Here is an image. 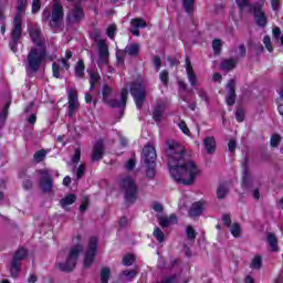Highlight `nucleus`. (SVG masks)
<instances>
[{
    "label": "nucleus",
    "mask_w": 283,
    "mask_h": 283,
    "mask_svg": "<svg viewBox=\"0 0 283 283\" xmlns=\"http://www.w3.org/2000/svg\"><path fill=\"white\" fill-rule=\"evenodd\" d=\"M104 154H105V145L103 144V140H97L94 144L91 159L93 160V163L102 160Z\"/></svg>",
    "instance_id": "nucleus-18"
},
{
    "label": "nucleus",
    "mask_w": 283,
    "mask_h": 283,
    "mask_svg": "<svg viewBox=\"0 0 283 283\" xmlns=\"http://www.w3.org/2000/svg\"><path fill=\"white\" fill-rule=\"evenodd\" d=\"M262 8H264V0H259L253 6H250V12L254 15V23H256L259 28H266L269 20L264 11H262Z\"/></svg>",
    "instance_id": "nucleus-10"
},
{
    "label": "nucleus",
    "mask_w": 283,
    "mask_h": 283,
    "mask_svg": "<svg viewBox=\"0 0 283 283\" xmlns=\"http://www.w3.org/2000/svg\"><path fill=\"white\" fill-rule=\"evenodd\" d=\"M76 202V195L71 193L63 199H61L60 205L63 209H67L70 205H74Z\"/></svg>",
    "instance_id": "nucleus-28"
},
{
    "label": "nucleus",
    "mask_w": 283,
    "mask_h": 283,
    "mask_svg": "<svg viewBox=\"0 0 283 283\" xmlns=\"http://www.w3.org/2000/svg\"><path fill=\"white\" fill-rule=\"evenodd\" d=\"M29 34L31 36L32 42L36 45L38 49L45 48V38L43 33H41V28L39 25L29 27Z\"/></svg>",
    "instance_id": "nucleus-14"
},
{
    "label": "nucleus",
    "mask_w": 283,
    "mask_h": 283,
    "mask_svg": "<svg viewBox=\"0 0 283 283\" xmlns=\"http://www.w3.org/2000/svg\"><path fill=\"white\" fill-rule=\"evenodd\" d=\"M75 76L77 78L85 76V62H83V60H80L75 65Z\"/></svg>",
    "instance_id": "nucleus-31"
},
{
    "label": "nucleus",
    "mask_w": 283,
    "mask_h": 283,
    "mask_svg": "<svg viewBox=\"0 0 283 283\" xmlns=\"http://www.w3.org/2000/svg\"><path fill=\"white\" fill-rule=\"evenodd\" d=\"M203 146L207 154H216V137L209 136L203 139Z\"/></svg>",
    "instance_id": "nucleus-21"
},
{
    "label": "nucleus",
    "mask_w": 283,
    "mask_h": 283,
    "mask_svg": "<svg viewBox=\"0 0 283 283\" xmlns=\"http://www.w3.org/2000/svg\"><path fill=\"white\" fill-rule=\"evenodd\" d=\"M159 78L164 85H167L169 83V72L167 71H161L159 74Z\"/></svg>",
    "instance_id": "nucleus-54"
},
{
    "label": "nucleus",
    "mask_w": 283,
    "mask_h": 283,
    "mask_svg": "<svg viewBox=\"0 0 283 283\" xmlns=\"http://www.w3.org/2000/svg\"><path fill=\"white\" fill-rule=\"evenodd\" d=\"M72 51H66L65 57H62L60 61L65 70H70V59H72Z\"/></svg>",
    "instance_id": "nucleus-40"
},
{
    "label": "nucleus",
    "mask_w": 283,
    "mask_h": 283,
    "mask_svg": "<svg viewBox=\"0 0 283 283\" xmlns=\"http://www.w3.org/2000/svg\"><path fill=\"white\" fill-rule=\"evenodd\" d=\"M233 238H240V233H242V229L240 228V223H233L230 229Z\"/></svg>",
    "instance_id": "nucleus-46"
},
{
    "label": "nucleus",
    "mask_w": 283,
    "mask_h": 283,
    "mask_svg": "<svg viewBox=\"0 0 283 283\" xmlns=\"http://www.w3.org/2000/svg\"><path fill=\"white\" fill-rule=\"evenodd\" d=\"M165 114V104H157L153 112V118L156 123H160L163 120V115Z\"/></svg>",
    "instance_id": "nucleus-23"
},
{
    "label": "nucleus",
    "mask_w": 283,
    "mask_h": 283,
    "mask_svg": "<svg viewBox=\"0 0 283 283\" xmlns=\"http://www.w3.org/2000/svg\"><path fill=\"white\" fill-rule=\"evenodd\" d=\"M182 6L187 14H193V10H196V0H182Z\"/></svg>",
    "instance_id": "nucleus-33"
},
{
    "label": "nucleus",
    "mask_w": 283,
    "mask_h": 283,
    "mask_svg": "<svg viewBox=\"0 0 283 283\" xmlns=\"http://www.w3.org/2000/svg\"><path fill=\"white\" fill-rule=\"evenodd\" d=\"M212 50L214 54H220V50H222V41L213 40L212 41Z\"/></svg>",
    "instance_id": "nucleus-51"
},
{
    "label": "nucleus",
    "mask_w": 283,
    "mask_h": 283,
    "mask_svg": "<svg viewBox=\"0 0 283 283\" xmlns=\"http://www.w3.org/2000/svg\"><path fill=\"white\" fill-rule=\"evenodd\" d=\"M102 31L99 29H93L90 33V36L97 45L98 52V65H107L109 63V46L107 45V41L101 38Z\"/></svg>",
    "instance_id": "nucleus-4"
},
{
    "label": "nucleus",
    "mask_w": 283,
    "mask_h": 283,
    "mask_svg": "<svg viewBox=\"0 0 283 283\" xmlns=\"http://www.w3.org/2000/svg\"><path fill=\"white\" fill-rule=\"evenodd\" d=\"M109 275H112V272L109 268H103L101 271V282L102 283H108L109 282Z\"/></svg>",
    "instance_id": "nucleus-38"
},
{
    "label": "nucleus",
    "mask_w": 283,
    "mask_h": 283,
    "mask_svg": "<svg viewBox=\"0 0 283 283\" xmlns=\"http://www.w3.org/2000/svg\"><path fill=\"white\" fill-rule=\"evenodd\" d=\"M130 94L135 101L136 107L143 109L147 93L145 91V84L139 82H133L130 84Z\"/></svg>",
    "instance_id": "nucleus-9"
},
{
    "label": "nucleus",
    "mask_w": 283,
    "mask_h": 283,
    "mask_svg": "<svg viewBox=\"0 0 283 283\" xmlns=\"http://www.w3.org/2000/svg\"><path fill=\"white\" fill-rule=\"evenodd\" d=\"M263 43L268 51L273 52V44H271V38L269 35L264 36Z\"/></svg>",
    "instance_id": "nucleus-57"
},
{
    "label": "nucleus",
    "mask_w": 283,
    "mask_h": 283,
    "mask_svg": "<svg viewBox=\"0 0 283 283\" xmlns=\"http://www.w3.org/2000/svg\"><path fill=\"white\" fill-rule=\"evenodd\" d=\"M52 70H53V76L55 78H61V75L63 74L65 69L63 67V63L61 62V60H57L56 62L53 63Z\"/></svg>",
    "instance_id": "nucleus-25"
},
{
    "label": "nucleus",
    "mask_w": 283,
    "mask_h": 283,
    "mask_svg": "<svg viewBox=\"0 0 283 283\" xmlns=\"http://www.w3.org/2000/svg\"><path fill=\"white\" fill-rule=\"evenodd\" d=\"M237 64L238 60L235 59L223 60L221 62L220 70H222L223 72H231V70H234Z\"/></svg>",
    "instance_id": "nucleus-24"
},
{
    "label": "nucleus",
    "mask_w": 283,
    "mask_h": 283,
    "mask_svg": "<svg viewBox=\"0 0 283 283\" xmlns=\"http://www.w3.org/2000/svg\"><path fill=\"white\" fill-rule=\"evenodd\" d=\"M223 223L226 227H231V216L230 214H223L222 216Z\"/></svg>",
    "instance_id": "nucleus-64"
},
{
    "label": "nucleus",
    "mask_w": 283,
    "mask_h": 283,
    "mask_svg": "<svg viewBox=\"0 0 283 283\" xmlns=\"http://www.w3.org/2000/svg\"><path fill=\"white\" fill-rule=\"evenodd\" d=\"M97 244H98V239H96V237H92L88 241V249L84 258L85 269H90L94 263V258H96Z\"/></svg>",
    "instance_id": "nucleus-13"
},
{
    "label": "nucleus",
    "mask_w": 283,
    "mask_h": 283,
    "mask_svg": "<svg viewBox=\"0 0 283 283\" xmlns=\"http://www.w3.org/2000/svg\"><path fill=\"white\" fill-rule=\"evenodd\" d=\"M106 34L108 39H114V35L116 34V24H111L106 30Z\"/></svg>",
    "instance_id": "nucleus-55"
},
{
    "label": "nucleus",
    "mask_w": 283,
    "mask_h": 283,
    "mask_svg": "<svg viewBox=\"0 0 283 283\" xmlns=\"http://www.w3.org/2000/svg\"><path fill=\"white\" fill-rule=\"evenodd\" d=\"M136 167V154H133V158L128 159L126 163L127 171H132Z\"/></svg>",
    "instance_id": "nucleus-52"
},
{
    "label": "nucleus",
    "mask_w": 283,
    "mask_h": 283,
    "mask_svg": "<svg viewBox=\"0 0 283 283\" xmlns=\"http://www.w3.org/2000/svg\"><path fill=\"white\" fill-rule=\"evenodd\" d=\"M186 72L191 87H196V85H198V76L193 72V66L191 65L189 56L186 57Z\"/></svg>",
    "instance_id": "nucleus-19"
},
{
    "label": "nucleus",
    "mask_w": 283,
    "mask_h": 283,
    "mask_svg": "<svg viewBox=\"0 0 283 283\" xmlns=\"http://www.w3.org/2000/svg\"><path fill=\"white\" fill-rule=\"evenodd\" d=\"M83 19H85L83 6H81V3H75L66 17V23H69V25H76V23H81Z\"/></svg>",
    "instance_id": "nucleus-12"
},
{
    "label": "nucleus",
    "mask_w": 283,
    "mask_h": 283,
    "mask_svg": "<svg viewBox=\"0 0 283 283\" xmlns=\"http://www.w3.org/2000/svg\"><path fill=\"white\" fill-rule=\"evenodd\" d=\"M186 235L188 240H196V230H193V227L188 226L186 229Z\"/></svg>",
    "instance_id": "nucleus-53"
},
{
    "label": "nucleus",
    "mask_w": 283,
    "mask_h": 283,
    "mask_svg": "<svg viewBox=\"0 0 283 283\" xmlns=\"http://www.w3.org/2000/svg\"><path fill=\"white\" fill-rule=\"evenodd\" d=\"M81 160V149L80 148H76L75 149V153H74V156L72 158V163H78Z\"/></svg>",
    "instance_id": "nucleus-63"
},
{
    "label": "nucleus",
    "mask_w": 283,
    "mask_h": 283,
    "mask_svg": "<svg viewBox=\"0 0 283 283\" xmlns=\"http://www.w3.org/2000/svg\"><path fill=\"white\" fill-rule=\"evenodd\" d=\"M122 275L126 277L127 282H132V280L138 275V272H136V270H125L122 272Z\"/></svg>",
    "instance_id": "nucleus-41"
},
{
    "label": "nucleus",
    "mask_w": 283,
    "mask_h": 283,
    "mask_svg": "<svg viewBox=\"0 0 283 283\" xmlns=\"http://www.w3.org/2000/svg\"><path fill=\"white\" fill-rule=\"evenodd\" d=\"M251 269H262V256L256 255L253 258Z\"/></svg>",
    "instance_id": "nucleus-47"
},
{
    "label": "nucleus",
    "mask_w": 283,
    "mask_h": 283,
    "mask_svg": "<svg viewBox=\"0 0 283 283\" xmlns=\"http://www.w3.org/2000/svg\"><path fill=\"white\" fill-rule=\"evenodd\" d=\"M114 90L112 86L104 84L102 87V96H103V103L108 105V107H112L113 109H125L127 107V96H129V91L127 88H123L120 92V99H111L109 96H112Z\"/></svg>",
    "instance_id": "nucleus-5"
},
{
    "label": "nucleus",
    "mask_w": 283,
    "mask_h": 283,
    "mask_svg": "<svg viewBox=\"0 0 283 283\" xmlns=\"http://www.w3.org/2000/svg\"><path fill=\"white\" fill-rule=\"evenodd\" d=\"M41 10V0H33L32 1V13L36 14Z\"/></svg>",
    "instance_id": "nucleus-59"
},
{
    "label": "nucleus",
    "mask_w": 283,
    "mask_h": 283,
    "mask_svg": "<svg viewBox=\"0 0 283 283\" xmlns=\"http://www.w3.org/2000/svg\"><path fill=\"white\" fill-rule=\"evenodd\" d=\"M235 53H237L235 61H238V59H244V56H247V46H244V44H240Z\"/></svg>",
    "instance_id": "nucleus-45"
},
{
    "label": "nucleus",
    "mask_w": 283,
    "mask_h": 283,
    "mask_svg": "<svg viewBox=\"0 0 283 283\" xmlns=\"http://www.w3.org/2000/svg\"><path fill=\"white\" fill-rule=\"evenodd\" d=\"M28 8V0H18L17 4V14L13 18V28L11 30V41L9 43L12 52H17V45H19V41H21V34L23 32L22 29V20L25 14V10Z\"/></svg>",
    "instance_id": "nucleus-2"
},
{
    "label": "nucleus",
    "mask_w": 283,
    "mask_h": 283,
    "mask_svg": "<svg viewBox=\"0 0 283 283\" xmlns=\"http://www.w3.org/2000/svg\"><path fill=\"white\" fill-rule=\"evenodd\" d=\"M142 158L146 165H154L158 156L156 155V148L151 145H146L143 149Z\"/></svg>",
    "instance_id": "nucleus-17"
},
{
    "label": "nucleus",
    "mask_w": 283,
    "mask_h": 283,
    "mask_svg": "<svg viewBox=\"0 0 283 283\" xmlns=\"http://www.w3.org/2000/svg\"><path fill=\"white\" fill-rule=\"evenodd\" d=\"M153 209H154V211H156L157 213H163V211H165V207H163V203L157 202V201H155V202L153 203Z\"/></svg>",
    "instance_id": "nucleus-61"
},
{
    "label": "nucleus",
    "mask_w": 283,
    "mask_h": 283,
    "mask_svg": "<svg viewBox=\"0 0 283 283\" xmlns=\"http://www.w3.org/2000/svg\"><path fill=\"white\" fill-rule=\"evenodd\" d=\"M125 50H118L116 52L117 64L123 65L125 63Z\"/></svg>",
    "instance_id": "nucleus-50"
},
{
    "label": "nucleus",
    "mask_w": 283,
    "mask_h": 283,
    "mask_svg": "<svg viewBox=\"0 0 283 283\" xmlns=\"http://www.w3.org/2000/svg\"><path fill=\"white\" fill-rule=\"evenodd\" d=\"M235 2L239 10H241V12L247 10V8H248V12H251V6H254L249 3V0H235Z\"/></svg>",
    "instance_id": "nucleus-37"
},
{
    "label": "nucleus",
    "mask_w": 283,
    "mask_h": 283,
    "mask_svg": "<svg viewBox=\"0 0 283 283\" xmlns=\"http://www.w3.org/2000/svg\"><path fill=\"white\" fill-rule=\"evenodd\" d=\"M203 210L205 208H202V202H195L189 209V216L190 218H198V216H202Z\"/></svg>",
    "instance_id": "nucleus-22"
},
{
    "label": "nucleus",
    "mask_w": 283,
    "mask_h": 283,
    "mask_svg": "<svg viewBox=\"0 0 283 283\" xmlns=\"http://www.w3.org/2000/svg\"><path fill=\"white\" fill-rule=\"evenodd\" d=\"M235 118H237L238 123H243L244 122V111L241 108L237 109Z\"/></svg>",
    "instance_id": "nucleus-60"
},
{
    "label": "nucleus",
    "mask_w": 283,
    "mask_h": 283,
    "mask_svg": "<svg viewBox=\"0 0 283 283\" xmlns=\"http://www.w3.org/2000/svg\"><path fill=\"white\" fill-rule=\"evenodd\" d=\"M124 50L125 53L128 54V56H138L140 52V44H128Z\"/></svg>",
    "instance_id": "nucleus-26"
},
{
    "label": "nucleus",
    "mask_w": 283,
    "mask_h": 283,
    "mask_svg": "<svg viewBox=\"0 0 283 283\" xmlns=\"http://www.w3.org/2000/svg\"><path fill=\"white\" fill-rule=\"evenodd\" d=\"M154 238L157 240V242L163 243L165 242V232L160 230V228H156L153 232Z\"/></svg>",
    "instance_id": "nucleus-39"
},
{
    "label": "nucleus",
    "mask_w": 283,
    "mask_h": 283,
    "mask_svg": "<svg viewBox=\"0 0 283 283\" xmlns=\"http://www.w3.org/2000/svg\"><path fill=\"white\" fill-rule=\"evenodd\" d=\"M158 223L163 229H167V227L171 226V223L169 222V217H165V216H158Z\"/></svg>",
    "instance_id": "nucleus-42"
},
{
    "label": "nucleus",
    "mask_w": 283,
    "mask_h": 283,
    "mask_svg": "<svg viewBox=\"0 0 283 283\" xmlns=\"http://www.w3.org/2000/svg\"><path fill=\"white\" fill-rule=\"evenodd\" d=\"M147 165V170H146V176L147 178H155L156 177V164L151 165V164H146Z\"/></svg>",
    "instance_id": "nucleus-43"
},
{
    "label": "nucleus",
    "mask_w": 283,
    "mask_h": 283,
    "mask_svg": "<svg viewBox=\"0 0 283 283\" xmlns=\"http://www.w3.org/2000/svg\"><path fill=\"white\" fill-rule=\"evenodd\" d=\"M9 271L11 273V277H19V274L21 273V263H17L15 261H11V265L9 268Z\"/></svg>",
    "instance_id": "nucleus-32"
},
{
    "label": "nucleus",
    "mask_w": 283,
    "mask_h": 283,
    "mask_svg": "<svg viewBox=\"0 0 283 283\" xmlns=\"http://www.w3.org/2000/svg\"><path fill=\"white\" fill-rule=\"evenodd\" d=\"M10 107V104H7L3 108V111L0 113V127H3L6 125V118H8V108Z\"/></svg>",
    "instance_id": "nucleus-44"
},
{
    "label": "nucleus",
    "mask_w": 283,
    "mask_h": 283,
    "mask_svg": "<svg viewBox=\"0 0 283 283\" xmlns=\"http://www.w3.org/2000/svg\"><path fill=\"white\" fill-rule=\"evenodd\" d=\"M24 258H28V251L21 248L14 253L12 262H17L18 264H21Z\"/></svg>",
    "instance_id": "nucleus-29"
},
{
    "label": "nucleus",
    "mask_w": 283,
    "mask_h": 283,
    "mask_svg": "<svg viewBox=\"0 0 283 283\" xmlns=\"http://www.w3.org/2000/svg\"><path fill=\"white\" fill-rule=\"evenodd\" d=\"M166 145L165 151L171 178L178 185L191 187L196 182V178L200 176V168L191 160L185 161V147L178 142L168 140Z\"/></svg>",
    "instance_id": "nucleus-1"
},
{
    "label": "nucleus",
    "mask_w": 283,
    "mask_h": 283,
    "mask_svg": "<svg viewBox=\"0 0 283 283\" xmlns=\"http://www.w3.org/2000/svg\"><path fill=\"white\" fill-rule=\"evenodd\" d=\"M119 187L124 193L125 201L128 205H134L138 198V186L136 181L129 176L124 177L119 182Z\"/></svg>",
    "instance_id": "nucleus-7"
},
{
    "label": "nucleus",
    "mask_w": 283,
    "mask_h": 283,
    "mask_svg": "<svg viewBox=\"0 0 283 283\" xmlns=\"http://www.w3.org/2000/svg\"><path fill=\"white\" fill-rule=\"evenodd\" d=\"M45 156H48V150L45 149L38 150L33 155V160L34 163H43V160H45Z\"/></svg>",
    "instance_id": "nucleus-36"
},
{
    "label": "nucleus",
    "mask_w": 283,
    "mask_h": 283,
    "mask_svg": "<svg viewBox=\"0 0 283 283\" xmlns=\"http://www.w3.org/2000/svg\"><path fill=\"white\" fill-rule=\"evenodd\" d=\"M69 111L66 113V116H69V118H72V116H74V112H76V109H78V107H81V104L78 103V93H76V91L71 90L69 91Z\"/></svg>",
    "instance_id": "nucleus-15"
},
{
    "label": "nucleus",
    "mask_w": 283,
    "mask_h": 283,
    "mask_svg": "<svg viewBox=\"0 0 283 283\" xmlns=\"http://www.w3.org/2000/svg\"><path fill=\"white\" fill-rule=\"evenodd\" d=\"M40 176V189L43 193H52V189L54 187V180H52V175H50V169L44 168L38 170Z\"/></svg>",
    "instance_id": "nucleus-11"
},
{
    "label": "nucleus",
    "mask_w": 283,
    "mask_h": 283,
    "mask_svg": "<svg viewBox=\"0 0 283 283\" xmlns=\"http://www.w3.org/2000/svg\"><path fill=\"white\" fill-rule=\"evenodd\" d=\"M136 258L134 256V254H128V255H125L123 258V264L124 266H132V264H134Z\"/></svg>",
    "instance_id": "nucleus-49"
},
{
    "label": "nucleus",
    "mask_w": 283,
    "mask_h": 283,
    "mask_svg": "<svg viewBox=\"0 0 283 283\" xmlns=\"http://www.w3.org/2000/svg\"><path fill=\"white\" fill-rule=\"evenodd\" d=\"M227 90H228V96L226 98L227 105H235V81L229 80L227 84Z\"/></svg>",
    "instance_id": "nucleus-20"
},
{
    "label": "nucleus",
    "mask_w": 283,
    "mask_h": 283,
    "mask_svg": "<svg viewBox=\"0 0 283 283\" xmlns=\"http://www.w3.org/2000/svg\"><path fill=\"white\" fill-rule=\"evenodd\" d=\"M253 187V176H251V170L249 169V159H244L242 164V188L251 189Z\"/></svg>",
    "instance_id": "nucleus-16"
},
{
    "label": "nucleus",
    "mask_w": 283,
    "mask_h": 283,
    "mask_svg": "<svg viewBox=\"0 0 283 283\" xmlns=\"http://www.w3.org/2000/svg\"><path fill=\"white\" fill-rule=\"evenodd\" d=\"M44 59H45V48H42V49L32 48L27 56V62H25V70L28 74H36Z\"/></svg>",
    "instance_id": "nucleus-6"
},
{
    "label": "nucleus",
    "mask_w": 283,
    "mask_h": 283,
    "mask_svg": "<svg viewBox=\"0 0 283 283\" xmlns=\"http://www.w3.org/2000/svg\"><path fill=\"white\" fill-rule=\"evenodd\" d=\"M90 91L92 92V90H94V85H96V83H98V81H101V75L94 71H90Z\"/></svg>",
    "instance_id": "nucleus-35"
},
{
    "label": "nucleus",
    "mask_w": 283,
    "mask_h": 283,
    "mask_svg": "<svg viewBox=\"0 0 283 283\" xmlns=\"http://www.w3.org/2000/svg\"><path fill=\"white\" fill-rule=\"evenodd\" d=\"M229 193V187L227 184H220L217 188V198L219 200H224L227 198V195Z\"/></svg>",
    "instance_id": "nucleus-30"
},
{
    "label": "nucleus",
    "mask_w": 283,
    "mask_h": 283,
    "mask_svg": "<svg viewBox=\"0 0 283 283\" xmlns=\"http://www.w3.org/2000/svg\"><path fill=\"white\" fill-rule=\"evenodd\" d=\"M266 240L272 251H280V248L277 247V237L275 235V233L269 232Z\"/></svg>",
    "instance_id": "nucleus-27"
},
{
    "label": "nucleus",
    "mask_w": 283,
    "mask_h": 283,
    "mask_svg": "<svg viewBox=\"0 0 283 283\" xmlns=\"http://www.w3.org/2000/svg\"><path fill=\"white\" fill-rule=\"evenodd\" d=\"M64 18L65 11L61 0H53L51 11L50 9H44L42 11L43 23H48L53 30L61 28V23H63Z\"/></svg>",
    "instance_id": "nucleus-3"
},
{
    "label": "nucleus",
    "mask_w": 283,
    "mask_h": 283,
    "mask_svg": "<svg viewBox=\"0 0 283 283\" xmlns=\"http://www.w3.org/2000/svg\"><path fill=\"white\" fill-rule=\"evenodd\" d=\"M81 253H83V245L77 244L71 248L66 262L57 263L60 271H63L64 273H72V271L76 269V261L78 260V255H81Z\"/></svg>",
    "instance_id": "nucleus-8"
},
{
    "label": "nucleus",
    "mask_w": 283,
    "mask_h": 283,
    "mask_svg": "<svg viewBox=\"0 0 283 283\" xmlns=\"http://www.w3.org/2000/svg\"><path fill=\"white\" fill-rule=\"evenodd\" d=\"M77 180H81L85 176V165L81 164L76 170Z\"/></svg>",
    "instance_id": "nucleus-58"
},
{
    "label": "nucleus",
    "mask_w": 283,
    "mask_h": 283,
    "mask_svg": "<svg viewBox=\"0 0 283 283\" xmlns=\"http://www.w3.org/2000/svg\"><path fill=\"white\" fill-rule=\"evenodd\" d=\"M197 94L200 96L201 101H208L209 97L207 96V91L203 88H196Z\"/></svg>",
    "instance_id": "nucleus-62"
},
{
    "label": "nucleus",
    "mask_w": 283,
    "mask_h": 283,
    "mask_svg": "<svg viewBox=\"0 0 283 283\" xmlns=\"http://www.w3.org/2000/svg\"><path fill=\"white\" fill-rule=\"evenodd\" d=\"M282 143V136L274 134L271 136L270 145L271 147H277Z\"/></svg>",
    "instance_id": "nucleus-48"
},
{
    "label": "nucleus",
    "mask_w": 283,
    "mask_h": 283,
    "mask_svg": "<svg viewBox=\"0 0 283 283\" xmlns=\"http://www.w3.org/2000/svg\"><path fill=\"white\" fill-rule=\"evenodd\" d=\"M130 25L132 28H147V21H145V19L143 18H135L130 20Z\"/></svg>",
    "instance_id": "nucleus-34"
},
{
    "label": "nucleus",
    "mask_w": 283,
    "mask_h": 283,
    "mask_svg": "<svg viewBox=\"0 0 283 283\" xmlns=\"http://www.w3.org/2000/svg\"><path fill=\"white\" fill-rule=\"evenodd\" d=\"M178 127L179 129H181L184 134H186V136H189L190 130H189V127H187V123H185V120H180L178 124Z\"/></svg>",
    "instance_id": "nucleus-56"
}]
</instances>
